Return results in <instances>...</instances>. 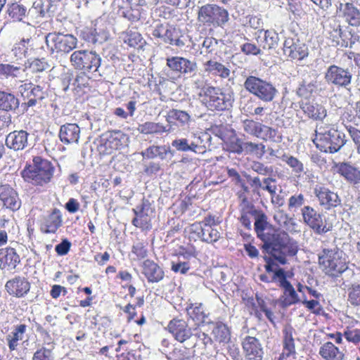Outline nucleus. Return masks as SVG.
Segmentation results:
<instances>
[{
	"mask_svg": "<svg viewBox=\"0 0 360 360\" xmlns=\"http://www.w3.org/2000/svg\"><path fill=\"white\" fill-rule=\"evenodd\" d=\"M255 217V230L257 237L264 243L262 248L265 250L270 244L282 245L287 240V233L276 229L270 224L268 217L262 210H252Z\"/></svg>",
	"mask_w": 360,
	"mask_h": 360,
	"instance_id": "1",
	"label": "nucleus"
},
{
	"mask_svg": "<svg viewBox=\"0 0 360 360\" xmlns=\"http://www.w3.org/2000/svg\"><path fill=\"white\" fill-rule=\"evenodd\" d=\"M315 132L313 142L317 148L324 153H335L347 141L343 132L323 124L316 126Z\"/></svg>",
	"mask_w": 360,
	"mask_h": 360,
	"instance_id": "2",
	"label": "nucleus"
},
{
	"mask_svg": "<svg viewBox=\"0 0 360 360\" xmlns=\"http://www.w3.org/2000/svg\"><path fill=\"white\" fill-rule=\"evenodd\" d=\"M33 164L22 172L24 179L34 185L43 186L49 183L53 175L54 167L47 160L34 157Z\"/></svg>",
	"mask_w": 360,
	"mask_h": 360,
	"instance_id": "3",
	"label": "nucleus"
},
{
	"mask_svg": "<svg viewBox=\"0 0 360 360\" xmlns=\"http://www.w3.org/2000/svg\"><path fill=\"white\" fill-rule=\"evenodd\" d=\"M343 252L337 247L323 249L319 255V262L323 271L328 276L338 277L347 269Z\"/></svg>",
	"mask_w": 360,
	"mask_h": 360,
	"instance_id": "4",
	"label": "nucleus"
},
{
	"mask_svg": "<svg viewBox=\"0 0 360 360\" xmlns=\"http://www.w3.org/2000/svg\"><path fill=\"white\" fill-rule=\"evenodd\" d=\"M201 102L210 110L222 111L232 106L233 98L229 94H224L219 88L206 86L200 94Z\"/></svg>",
	"mask_w": 360,
	"mask_h": 360,
	"instance_id": "5",
	"label": "nucleus"
},
{
	"mask_svg": "<svg viewBox=\"0 0 360 360\" xmlns=\"http://www.w3.org/2000/svg\"><path fill=\"white\" fill-rule=\"evenodd\" d=\"M245 89L264 102L272 101L278 93L270 82L255 76H249L244 82Z\"/></svg>",
	"mask_w": 360,
	"mask_h": 360,
	"instance_id": "6",
	"label": "nucleus"
},
{
	"mask_svg": "<svg viewBox=\"0 0 360 360\" xmlns=\"http://www.w3.org/2000/svg\"><path fill=\"white\" fill-rule=\"evenodd\" d=\"M229 19L228 11L216 4L204 5L198 13V21L207 26L222 27Z\"/></svg>",
	"mask_w": 360,
	"mask_h": 360,
	"instance_id": "7",
	"label": "nucleus"
},
{
	"mask_svg": "<svg viewBox=\"0 0 360 360\" xmlns=\"http://www.w3.org/2000/svg\"><path fill=\"white\" fill-rule=\"evenodd\" d=\"M78 40L71 34L50 32L46 36V43L52 53H69L77 48Z\"/></svg>",
	"mask_w": 360,
	"mask_h": 360,
	"instance_id": "8",
	"label": "nucleus"
},
{
	"mask_svg": "<svg viewBox=\"0 0 360 360\" xmlns=\"http://www.w3.org/2000/svg\"><path fill=\"white\" fill-rule=\"evenodd\" d=\"M70 62L76 69L98 72L101 75L98 68L101 58L95 51H75L70 56Z\"/></svg>",
	"mask_w": 360,
	"mask_h": 360,
	"instance_id": "9",
	"label": "nucleus"
},
{
	"mask_svg": "<svg viewBox=\"0 0 360 360\" xmlns=\"http://www.w3.org/2000/svg\"><path fill=\"white\" fill-rule=\"evenodd\" d=\"M304 222L312 229L317 234L326 233L333 229V224L326 219H323V215L316 212L312 207L304 206L302 210Z\"/></svg>",
	"mask_w": 360,
	"mask_h": 360,
	"instance_id": "10",
	"label": "nucleus"
},
{
	"mask_svg": "<svg viewBox=\"0 0 360 360\" xmlns=\"http://www.w3.org/2000/svg\"><path fill=\"white\" fill-rule=\"evenodd\" d=\"M324 78L328 84L347 88L351 84L352 74L348 68L331 65L327 68Z\"/></svg>",
	"mask_w": 360,
	"mask_h": 360,
	"instance_id": "11",
	"label": "nucleus"
},
{
	"mask_svg": "<svg viewBox=\"0 0 360 360\" xmlns=\"http://www.w3.org/2000/svg\"><path fill=\"white\" fill-rule=\"evenodd\" d=\"M167 66L170 70L180 75H195L198 65L195 61L180 56H171L166 59Z\"/></svg>",
	"mask_w": 360,
	"mask_h": 360,
	"instance_id": "12",
	"label": "nucleus"
},
{
	"mask_svg": "<svg viewBox=\"0 0 360 360\" xmlns=\"http://www.w3.org/2000/svg\"><path fill=\"white\" fill-rule=\"evenodd\" d=\"M283 50L284 54L292 60H301L309 54L307 46L295 36L285 39Z\"/></svg>",
	"mask_w": 360,
	"mask_h": 360,
	"instance_id": "13",
	"label": "nucleus"
},
{
	"mask_svg": "<svg viewBox=\"0 0 360 360\" xmlns=\"http://www.w3.org/2000/svg\"><path fill=\"white\" fill-rule=\"evenodd\" d=\"M314 194L318 198L320 205L327 210L337 207L342 203L341 198L337 193L323 186L316 185L314 189Z\"/></svg>",
	"mask_w": 360,
	"mask_h": 360,
	"instance_id": "14",
	"label": "nucleus"
},
{
	"mask_svg": "<svg viewBox=\"0 0 360 360\" xmlns=\"http://www.w3.org/2000/svg\"><path fill=\"white\" fill-rule=\"evenodd\" d=\"M280 277L279 287L283 289V293L281 296V306L288 307L290 305L300 302V300L292 284L287 280L285 271H280L276 274Z\"/></svg>",
	"mask_w": 360,
	"mask_h": 360,
	"instance_id": "15",
	"label": "nucleus"
},
{
	"mask_svg": "<svg viewBox=\"0 0 360 360\" xmlns=\"http://www.w3.org/2000/svg\"><path fill=\"white\" fill-rule=\"evenodd\" d=\"M47 96L44 86L41 84H36L32 87L28 94L26 95L25 98L20 105V112L22 114L27 112L30 108L35 106H41V101Z\"/></svg>",
	"mask_w": 360,
	"mask_h": 360,
	"instance_id": "16",
	"label": "nucleus"
},
{
	"mask_svg": "<svg viewBox=\"0 0 360 360\" xmlns=\"http://www.w3.org/2000/svg\"><path fill=\"white\" fill-rule=\"evenodd\" d=\"M167 330L174 339L181 343L184 342L193 335L191 328L183 319H173L171 320L167 326Z\"/></svg>",
	"mask_w": 360,
	"mask_h": 360,
	"instance_id": "17",
	"label": "nucleus"
},
{
	"mask_svg": "<svg viewBox=\"0 0 360 360\" xmlns=\"http://www.w3.org/2000/svg\"><path fill=\"white\" fill-rule=\"evenodd\" d=\"M289 236L287 233V240L282 245H274L270 244L264 250L281 264L287 263L286 255L294 256L297 253V250L291 246H288Z\"/></svg>",
	"mask_w": 360,
	"mask_h": 360,
	"instance_id": "18",
	"label": "nucleus"
},
{
	"mask_svg": "<svg viewBox=\"0 0 360 360\" xmlns=\"http://www.w3.org/2000/svg\"><path fill=\"white\" fill-rule=\"evenodd\" d=\"M29 136L30 134L25 130H15L6 136V146L14 151L22 150L29 146Z\"/></svg>",
	"mask_w": 360,
	"mask_h": 360,
	"instance_id": "19",
	"label": "nucleus"
},
{
	"mask_svg": "<svg viewBox=\"0 0 360 360\" xmlns=\"http://www.w3.org/2000/svg\"><path fill=\"white\" fill-rule=\"evenodd\" d=\"M337 172L348 183L353 185L360 184V169L348 162L336 164Z\"/></svg>",
	"mask_w": 360,
	"mask_h": 360,
	"instance_id": "20",
	"label": "nucleus"
},
{
	"mask_svg": "<svg viewBox=\"0 0 360 360\" xmlns=\"http://www.w3.org/2000/svg\"><path fill=\"white\" fill-rule=\"evenodd\" d=\"M5 288L11 295L22 297L30 288V284L24 277L16 276L6 282Z\"/></svg>",
	"mask_w": 360,
	"mask_h": 360,
	"instance_id": "21",
	"label": "nucleus"
},
{
	"mask_svg": "<svg viewBox=\"0 0 360 360\" xmlns=\"http://www.w3.org/2000/svg\"><path fill=\"white\" fill-rule=\"evenodd\" d=\"M20 262V257L14 248H6L0 250L1 269L7 271L13 270L16 268Z\"/></svg>",
	"mask_w": 360,
	"mask_h": 360,
	"instance_id": "22",
	"label": "nucleus"
},
{
	"mask_svg": "<svg viewBox=\"0 0 360 360\" xmlns=\"http://www.w3.org/2000/svg\"><path fill=\"white\" fill-rule=\"evenodd\" d=\"M243 348L249 360H262L263 351L259 340L255 337L247 336L243 341Z\"/></svg>",
	"mask_w": 360,
	"mask_h": 360,
	"instance_id": "23",
	"label": "nucleus"
},
{
	"mask_svg": "<svg viewBox=\"0 0 360 360\" xmlns=\"http://www.w3.org/2000/svg\"><path fill=\"white\" fill-rule=\"evenodd\" d=\"M0 200L3 202L4 207L12 211L19 210L21 205L18 193L8 186H2L0 188Z\"/></svg>",
	"mask_w": 360,
	"mask_h": 360,
	"instance_id": "24",
	"label": "nucleus"
},
{
	"mask_svg": "<svg viewBox=\"0 0 360 360\" xmlns=\"http://www.w3.org/2000/svg\"><path fill=\"white\" fill-rule=\"evenodd\" d=\"M59 137L64 143H77L80 137V128L76 124H65L60 127Z\"/></svg>",
	"mask_w": 360,
	"mask_h": 360,
	"instance_id": "25",
	"label": "nucleus"
},
{
	"mask_svg": "<svg viewBox=\"0 0 360 360\" xmlns=\"http://www.w3.org/2000/svg\"><path fill=\"white\" fill-rule=\"evenodd\" d=\"M256 40L259 46L264 49H271L278 45V35L274 30H259L256 34Z\"/></svg>",
	"mask_w": 360,
	"mask_h": 360,
	"instance_id": "26",
	"label": "nucleus"
},
{
	"mask_svg": "<svg viewBox=\"0 0 360 360\" xmlns=\"http://www.w3.org/2000/svg\"><path fill=\"white\" fill-rule=\"evenodd\" d=\"M143 274L148 282L157 283L164 278L163 270L153 261L147 259L143 264Z\"/></svg>",
	"mask_w": 360,
	"mask_h": 360,
	"instance_id": "27",
	"label": "nucleus"
},
{
	"mask_svg": "<svg viewBox=\"0 0 360 360\" xmlns=\"http://www.w3.org/2000/svg\"><path fill=\"white\" fill-rule=\"evenodd\" d=\"M300 108L309 117L316 120H322L327 115L326 108L316 103L302 101L300 102Z\"/></svg>",
	"mask_w": 360,
	"mask_h": 360,
	"instance_id": "28",
	"label": "nucleus"
},
{
	"mask_svg": "<svg viewBox=\"0 0 360 360\" xmlns=\"http://www.w3.org/2000/svg\"><path fill=\"white\" fill-rule=\"evenodd\" d=\"M20 100L13 94L0 91V110L16 112L20 111Z\"/></svg>",
	"mask_w": 360,
	"mask_h": 360,
	"instance_id": "29",
	"label": "nucleus"
},
{
	"mask_svg": "<svg viewBox=\"0 0 360 360\" xmlns=\"http://www.w3.org/2000/svg\"><path fill=\"white\" fill-rule=\"evenodd\" d=\"M340 10L342 12L346 22L352 26L360 25V10L351 3L340 4Z\"/></svg>",
	"mask_w": 360,
	"mask_h": 360,
	"instance_id": "30",
	"label": "nucleus"
},
{
	"mask_svg": "<svg viewBox=\"0 0 360 360\" xmlns=\"http://www.w3.org/2000/svg\"><path fill=\"white\" fill-rule=\"evenodd\" d=\"M62 224V214L56 208L46 218L41 230L46 233H55Z\"/></svg>",
	"mask_w": 360,
	"mask_h": 360,
	"instance_id": "31",
	"label": "nucleus"
},
{
	"mask_svg": "<svg viewBox=\"0 0 360 360\" xmlns=\"http://www.w3.org/2000/svg\"><path fill=\"white\" fill-rule=\"evenodd\" d=\"M195 228L194 231L198 233L199 238L207 243H213L217 241L220 238L219 232L211 226H202L200 224L193 225Z\"/></svg>",
	"mask_w": 360,
	"mask_h": 360,
	"instance_id": "32",
	"label": "nucleus"
},
{
	"mask_svg": "<svg viewBox=\"0 0 360 360\" xmlns=\"http://www.w3.org/2000/svg\"><path fill=\"white\" fill-rule=\"evenodd\" d=\"M27 330L25 324H20L15 327L14 330L6 335V341L11 351L17 349L18 342L22 340Z\"/></svg>",
	"mask_w": 360,
	"mask_h": 360,
	"instance_id": "33",
	"label": "nucleus"
},
{
	"mask_svg": "<svg viewBox=\"0 0 360 360\" xmlns=\"http://www.w3.org/2000/svg\"><path fill=\"white\" fill-rule=\"evenodd\" d=\"M319 354L326 360H343L344 358L343 353L330 342L321 347Z\"/></svg>",
	"mask_w": 360,
	"mask_h": 360,
	"instance_id": "34",
	"label": "nucleus"
},
{
	"mask_svg": "<svg viewBox=\"0 0 360 360\" xmlns=\"http://www.w3.org/2000/svg\"><path fill=\"white\" fill-rule=\"evenodd\" d=\"M206 72L220 76L222 78H227L230 75V70L223 64L214 60H208L204 63Z\"/></svg>",
	"mask_w": 360,
	"mask_h": 360,
	"instance_id": "35",
	"label": "nucleus"
},
{
	"mask_svg": "<svg viewBox=\"0 0 360 360\" xmlns=\"http://www.w3.org/2000/svg\"><path fill=\"white\" fill-rule=\"evenodd\" d=\"M171 153L169 147L166 146H152L146 150L142 151L141 155L143 158L148 159H154L158 158L160 160H165L168 153Z\"/></svg>",
	"mask_w": 360,
	"mask_h": 360,
	"instance_id": "36",
	"label": "nucleus"
},
{
	"mask_svg": "<svg viewBox=\"0 0 360 360\" xmlns=\"http://www.w3.org/2000/svg\"><path fill=\"white\" fill-rule=\"evenodd\" d=\"M137 130L143 134H162L169 131V129L162 124L153 122H146L139 124Z\"/></svg>",
	"mask_w": 360,
	"mask_h": 360,
	"instance_id": "37",
	"label": "nucleus"
},
{
	"mask_svg": "<svg viewBox=\"0 0 360 360\" xmlns=\"http://www.w3.org/2000/svg\"><path fill=\"white\" fill-rule=\"evenodd\" d=\"M212 333L215 340L220 343H229L231 340V331L229 327L221 322L216 323Z\"/></svg>",
	"mask_w": 360,
	"mask_h": 360,
	"instance_id": "38",
	"label": "nucleus"
},
{
	"mask_svg": "<svg viewBox=\"0 0 360 360\" xmlns=\"http://www.w3.org/2000/svg\"><path fill=\"white\" fill-rule=\"evenodd\" d=\"M46 345L47 347H42L34 352L32 360H54L53 354L54 343L48 342Z\"/></svg>",
	"mask_w": 360,
	"mask_h": 360,
	"instance_id": "39",
	"label": "nucleus"
},
{
	"mask_svg": "<svg viewBox=\"0 0 360 360\" xmlns=\"http://www.w3.org/2000/svg\"><path fill=\"white\" fill-rule=\"evenodd\" d=\"M207 136L206 134H202V136L193 134L190 139V145L192 152L195 153H203L205 151V146L203 141V137Z\"/></svg>",
	"mask_w": 360,
	"mask_h": 360,
	"instance_id": "40",
	"label": "nucleus"
},
{
	"mask_svg": "<svg viewBox=\"0 0 360 360\" xmlns=\"http://www.w3.org/2000/svg\"><path fill=\"white\" fill-rule=\"evenodd\" d=\"M169 119H173L179 121L181 125L188 124L191 120L189 114L184 111L176 109H172L168 112L167 121Z\"/></svg>",
	"mask_w": 360,
	"mask_h": 360,
	"instance_id": "41",
	"label": "nucleus"
},
{
	"mask_svg": "<svg viewBox=\"0 0 360 360\" xmlns=\"http://www.w3.org/2000/svg\"><path fill=\"white\" fill-rule=\"evenodd\" d=\"M27 9L22 5L13 3L9 6L8 13L14 20L20 21L25 16Z\"/></svg>",
	"mask_w": 360,
	"mask_h": 360,
	"instance_id": "42",
	"label": "nucleus"
},
{
	"mask_svg": "<svg viewBox=\"0 0 360 360\" xmlns=\"http://www.w3.org/2000/svg\"><path fill=\"white\" fill-rule=\"evenodd\" d=\"M281 160L286 162L295 174H300L304 172V165L297 158L292 155L284 154L282 156Z\"/></svg>",
	"mask_w": 360,
	"mask_h": 360,
	"instance_id": "43",
	"label": "nucleus"
},
{
	"mask_svg": "<svg viewBox=\"0 0 360 360\" xmlns=\"http://www.w3.org/2000/svg\"><path fill=\"white\" fill-rule=\"evenodd\" d=\"M30 42V39H22L20 42L16 43L12 49L13 55L15 57L16 60H21L26 57L28 47L27 44Z\"/></svg>",
	"mask_w": 360,
	"mask_h": 360,
	"instance_id": "44",
	"label": "nucleus"
},
{
	"mask_svg": "<svg viewBox=\"0 0 360 360\" xmlns=\"http://www.w3.org/2000/svg\"><path fill=\"white\" fill-rule=\"evenodd\" d=\"M283 349L287 351V356L295 353L294 339L291 328L284 330Z\"/></svg>",
	"mask_w": 360,
	"mask_h": 360,
	"instance_id": "45",
	"label": "nucleus"
},
{
	"mask_svg": "<svg viewBox=\"0 0 360 360\" xmlns=\"http://www.w3.org/2000/svg\"><path fill=\"white\" fill-rule=\"evenodd\" d=\"M276 134V129L260 123L256 137L265 141L274 140Z\"/></svg>",
	"mask_w": 360,
	"mask_h": 360,
	"instance_id": "46",
	"label": "nucleus"
},
{
	"mask_svg": "<svg viewBox=\"0 0 360 360\" xmlns=\"http://www.w3.org/2000/svg\"><path fill=\"white\" fill-rule=\"evenodd\" d=\"M251 169L258 174L263 176H271L274 173L272 166H267L257 161H255L252 163Z\"/></svg>",
	"mask_w": 360,
	"mask_h": 360,
	"instance_id": "47",
	"label": "nucleus"
},
{
	"mask_svg": "<svg viewBox=\"0 0 360 360\" xmlns=\"http://www.w3.org/2000/svg\"><path fill=\"white\" fill-rule=\"evenodd\" d=\"M172 146L178 151H192V148L190 145V139H176L174 141H172Z\"/></svg>",
	"mask_w": 360,
	"mask_h": 360,
	"instance_id": "48",
	"label": "nucleus"
},
{
	"mask_svg": "<svg viewBox=\"0 0 360 360\" xmlns=\"http://www.w3.org/2000/svg\"><path fill=\"white\" fill-rule=\"evenodd\" d=\"M316 89V86L313 82H304L297 89V94L300 96L307 98Z\"/></svg>",
	"mask_w": 360,
	"mask_h": 360,
	"instance_id": "49",
	"label": "nucleus"
},
{
	"mask_svg": "<svg viewBox=\"0 0 360 360\" xmlns=\"http://www.w3.org/2000/svg\"><path fill=\"white\" fill-rule=\"evenodd\" d=\"M349 301L352 305L360 306V284L352 285L349 289Z\"/></svg>",
	"mask_w": 360,
	"mask_h": 360,
	"instance_id": "50",
	"label": "nucleus"
},
{
	"mask_svg": "<svg viewBox=\"0 0 360 360\" xmlns=\"http://www.w3.org/2000/svg\"><path fill=\"white\" fill-rule=\"evenodd\" d=\"M259 125V122H255L252 120H245L243 122V130L246 133L255 136H256L257 134Z\"/></svg>",
	"mask_w": 360,
	"mask_h": 360,
	"instance_id": "51",
	"label": "nucleus"
},
{
	"mask_svg": "<svg viewBox=\"0 0 360 360\" xmlns=\"http://www.w3.org/2000/svg\"><path fill=\"white\" fill-rule=\"evenodd\" d=\"M347 129L355 145L358 154L360 155V130L352 126H347Z\"/></svg>",
	"mask_w": 360,
	"mask_h": 360,
	"instance_id": "52",
	"label": "nucleus"
},
{
	"mask_svg": "<svg viewBox=\"0 0 360 360\" xmlns=\"http://www.w3.org/2000/svg\"><path fill=\"white\" fill-rule=\"evenodd\" d=\"M276 181V179L271 177V176H267V177L262 179V189L268 191L270 195L275 194L276 191V186L272 184H275Z\"/></svg>",
	"mask_w": 360,
	"mask_h": 360,
	"instance_id": "53",
	"label": "nucleus"
},
{
	"mask_svg": "<svg viewBox=\"0 0 360 360\" xmlns=\"http://www.w3.org/2000/svg\"><path fill=\"white\" fill-rule=\"evenodd\" d=\"M262 46L252 43H245L241 46V51L246 55H259L262 53Z\"/></svg>",
	"mask_w": 360,
	"mask_h": 360,
	"instance_id": "54",
	"label": "nucleus"
},
{
	"mask_svg": "<svg viewBox=\"0 0 360 360\" xmlns=\"http://www.w3.org/2000/svg\"><path fill=\"white\" fill-rule=\"evenodd\" d=\"M49 68V65L43 60L34 59L30 65L32 72H43Z\"/></svg>",
	"mask_w": 360,
	"mask_h": 360,
	"instance_id": "55",
	"label": "nucleus"
},
{
	"mask_svg": "<svg viewBox=\"0 0 360 360\" xmlns=\"http://www.w3.org/2000/svg\"><path fill=\"white\" fill-rule=\"evenodd\" d=\"M171 269L175 273L185 274L190 269V265L186 262H172Z\"/></svg>",
	"mask_w": 360,
	"mask_h": 360,
	"instance_id": "56",
	"label": "nucleus"
},
{
	"mask_svg": "<svg viewBox=\"0 0 360 360\" xmlns=\"http://www.w3.org/2000/svg\"><path fill=\"white\" fill-rule=\"evenodd\" d=\"M344 336L349 342L354 344L360 342V330H347L344 333Z\"/></svg>",
	"mask_w": 360,
	"mask_h": 360,
	"instance_id": "57",
	"label": "nucleus"
},
{
	"mask_svg": "<svg viewBox=\"0 0 360 360\" xmlns=\"http://www.w3.org/2000/svg\"><path fill=\"white\" fill-rule=\"evenodd\" d=\"M167 359L169 360H191L186 350L177 348L173 350Z\"/></svg>",
	"mask_w": 360,
	"mask_h": 360,
	"instance_id": "58",
	"label": "nucleus"
},
{
	"mask_svg": "<svg viewBox=\"0 0 360 360\" xmlns=\"http://www.w3.org/2000/svg\"><path fill=\"white\" fill-rule=\"evenodd\" d=\"M304 203V197L302 194L298 195H292L289 198L288 208H298L303 205Z\"/></svg>",
	"mask_w": 360,
	"mask_h": 360,
	"instance_id": "59",
	"label": "nucleus"
},
{
	"mask_svg": "<svg viewBox=\"0 0 360 360\" xmlns=\"http://www.w3.org/2000/svg\"><path fill=\"white\" fill-rule=\"evenodd\" d=\"M274 220L277 221L280 226H287L288 223L292 224V219L283 211L276 213L274 217Z\"/></svg>",
	"mask_w": 360,
	"mask_h": 360,
	"instance_id": "60",
	"label": "nucleus"
},
{
	"mask_svg": "<svg viewBox=\"0 0 360 360\" xmlns=\"http://www.w3.org/2000/svg\"><path fill=\"white\" fill-rule=\"evenodd\" d=\"M229 150L236 154H242L243 153V141L240 139L231 141L229 145Z\"/></svg>",
	"mask_w": 360,
	"mask_h": 360,
	"instance_id": "61",
	"label": "nucleus"
},
{
	"mask_svg": "<svg viewBox=\"0 0 360 360\" xmlns=\"http://www.w3.org/2000/svg\"><path fill=\"white\" fill-rule=\"evenodd\" d=\"M70 246V242L67 239H64L60 243L56 246L55 250L59 255H65L69 252Z\"/></svg>",
	"mask_w": 360,
	"mask_h": 360,
	"instance_id": "62",
	"label": "nucleus"
},
{
	"mask_svg": "<svg viewBox=\"0 0 360 360\" xmlns=\"http://www.w3.org/2000/svg\"><path fill=\"white\" fill-rule=\"evenodd\" d=\"M178 35V32L175 28L173 27H165V31L164 32V39L163 41L166 43H169L170 44H172L175 37Z\"/></svg>",
	"mask_w": 360,
	"mask_h": 360,
	"instance_id": "63",
	"label": "nucleus"
},
{
	"mask_svg": "<svg viewBox=\"0 0 360 360\" xmlns=\"http://www.w3.org/2000/svg\"><path fill=\"white\" fill-rule=\"evenodd\" d=\"M96 34H94L96 38V44H102L106 41L109 37V33L105 30H99L94 29Z\"/></svg>",
	"mask_w": 360,
	"mask_h": 360,
	"instance_id": "64",
	"label": "nucleus"
}]
</instances>
